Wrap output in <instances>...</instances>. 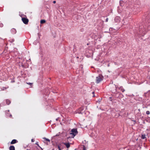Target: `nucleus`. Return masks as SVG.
<instances>
[{
  "label": "nucleus",
  "mask_w": 150,
  "mask_h": 150,
  "mask_svg": "<svg viewBox=\"0 0 150 150\" xmlns=\"http://www.w3.org/2000/svg\"><path fill=\"white\" fill-rule=\"evenodd\" d=\"M78 131L77 129H73L70 132V134L72 135V137H74L77 134Z\"/></svg>",
  "instance_id": "obj_2"
},
{
  "label": "nucleus",
  "mask_w": 150,
  "mask_h": 150,
  "mask_svg": "<svg viewBox=\"0 0 150 150\" xmlns=\"http://www.w3.org/2000/svg\"><path fill=\"white\" fill-rule=\"evenodd\" d=\"M44 139H45V140L47 141H48L49 142H50V140L49 139H47L46 138H44Z\"/></svg>",
  "instance_id": "obj_18"
},
{
  "label": "nucleus",
  "mask_w": 150,
  "mask_h": 150,
  "mask_svg": "<svg viewBox=\"0 0 150 150\" xmlns=\"http://www.w3.org/2000/svg\"><path fill=\"white\" fill-rule=\"evenodd\" d=\"M83 150H87L86 147L84 146H83Z\"/></svg>",
  "instance_id": "obj_21"
},
{
  "label": "nucleus",
  "mask_w": 150,
  "mask_h": 150,
  "mask_svg": "<svg viewBox=\"0 0 150 150\" xmlns=\"http://www.w3.org/2000/svg\"><path fill=\"white\" fill-rule=\"evenodd\" d=\"M6 104L7 105H9L11 103V101L9 100L8 99H6Z\"/></svg>",
  "instance_id": "obj_13"
},
{
  "label": "nucleus",
  "mask_w": 150,
  "mask_h": 150,
  "mask_svg": "<svg viewBox=\"0 0 150 150\" xmlns=\"http://www.w3.org/2000/svg\"><path fill=\"white\" fill-rule=\"evenodd\" d=\"M141 138L142 139H144L146 138L145 135V134H142Z\"/></svg>",
  "instance_id": "obj_14"
},
{
  "label": "nucleus",
  "mask_w": 150,
  "mask_h": 150,
  "mask_svg": "<svg viewBox=\"0 0 150 150\" xmlns=\"http://www.w3.org/2000/svg\"><path fill=\"white\" fill-rule=\"evenodd\" d=\"M18 142V141L15 139H13L11 142V144H13Z\"/></svg>",
  "instance_id": "obj_10"
},
{
  "label": "nucleus",
  "mask_w": 150,
  "mask_h": 150,
  "mask_svg": "<svg viewBox=\"0 0 150 150\" xmlns=\"http://www.w3.org/2000/svg\"><path fill=\"white\" fill-rule=\"evenodd\" d=\"M64 144L67 148H69L70 147V144L69 143H64Z\"/></svg>",
  "instance_id": "obj_11"
},
{
  "label": "nucleus",
  "mask_w": 150,
  "mask_h": 150,
  "mask_svg": "<svg viewBox=\"0 0 150 150\" xmlns=\"http://www.w3.org/2000/svg\"><path fill=\"white\" fill-rule=\"evenodd\" d=\"M34 141H35V140L34 139H31V142H34Z\"/></svg>",
  "instance_id": "obj_25"
},
{
  "label": "nucleus",
  "mask_w": 150,
  "mask_h": 150,
  "mask_svg": "<svg viewBox=\"0 0 150 150\" xmlns=\"http://www.w3.org/2000/svg\"><path fill=\"white\" fill-rule=\"evenodd\" d=\"M28 83V84H32V83Z\"/></svg>",
  "instance_id": "obj_28"
},
{
  "label": "nucleus",
  "mask_w": 150,
  "mask_h": 150,
  "mask_svg": "<svg viewBox=\"0 0 150 150\" xmlns=\"http://www.w3.org/2000/svg\"><path fill=\"white\" fill-rule=\"evenodd\" d=\"M11 32L12 34H16L17 31L15 28H13L11 30Z\"/></svg>",
  "instance_id": "obj_9"
},
{
  "label": "nucleus",
  "mask_w": 150,
  "mask_h": 150,
  "mask_svg": "<svg viewBox=\"0 0 150 150\" xmlns=\"http://www.w3.org/2000/svg\"><path fill=\"white\" fill-rule=\"evenodd\" d=\"M115 96L116 98H120L123 97V95L119 92H117L115 93Z\"/></svg>",
  "instance_id": "obj_4"
},
{
  "label": "nucleus",
  "mask_w": 150,
  "mask_h": 150,
  "mask_svg": "<svg viewBox=\"0 0 150 150\" xmlns=\"http://www.w3.org/2000/svg\"><path fill=\"white\" fill-rule=\"evenodd\" d=\"M146 114L147 115H149L150 114V112L149 111H147L146 112Z\"/></svg>",
  "instance_id": "obj_17"
},
{
  "label": "nucleus",
  "mask_w": 150,
  "mask_h": 150,
  "mask_svg": "<svg viewBox=\"0 0 150 150\" xmlns=\"http://www.w3.org/2000/svg\"><path fill=\"white\" fill-rule=\"evenodd\" d=\"M35 144H37L38 146L40 148H41L42 150H43L42 149L41 147H40V146L38 144V142L36 143Z\"/></svg>",
  "instance_id": "obj_16"
},
{
  "label": "nucleus",
  "mask_w": 150,
  "mask_h": 150,
  "mask_svg": "<svg viewBox=\"0 0 150 150\" xmlns=\"http://www.w3.org/2000/svg\"><path fill=\"white\" fill-rule=\"evenodd\" d=\"M9 150H15V148L13 146H11L9 147Z\"/></svg>",
  "instance_id": "obj_12"
},
{
  "label": "nucleus",
  "mask_w": 150,
  "mask_h": 150,
  "mask_svg": "<svg viewBox=\"0 0 150 150\" xmlns=\"http://www.w3.org/2000/svg\"><path fill=\"white\" fill-rule=\"evenodd\" d=\"M84 110V108L83 107H81L76 110L74 112L75 113H82L81 112Z\"/></svg>",
  "instance_id": "obj_3"
},
{
  "label": "nucleus",
  "mask_w": 150,
  "mask_h": 150,
  "mask_svg": "<svg viewBox=\"0 0 150 150\" xmlns=\"http://www.w3.org/2000/svg\"><path fill=\"white\" fill-rule=\"evenodd\" d=\"M92 93L93 94V97H94L95 96V95H94L95 93H94V92H93Z\"/></svg>",
  "instance_id": "obj_23"
},
{
  "label": "nucleus",
  "mask_w": 150,
  "mask_h": 150,
  "mask_svg": "<svg viewBox=\"0 0 150 150\" xmlns=\"http://www.w3.org/2000/svg\"><path fill=\"white\" fill-rule=\"evenodd\" d=\"M108 18H107L106 19V20H105V22H107L108 21Z\"/></svg>",
  "instance_id": "obj_24"
},
{
  "label": "nucleus",
  "mask_w": 150,
  "mask_h": 150,
  "mask_svg": "<svg viewBox=\"0 0 150 150\" xmlns=\"http://www.w3.org/2000/svg\"><path fill=\"white\" fill-rule=\"evenodd\" d=\"M3 89H2V88H1V90H2V91H3V90H5V89H6V87H3Z\"/></svg>",
  "instance_id": "obj_20"
},
{
  "label": "nucleus",
  "mask_w": 150,
  "mask_h": 150,
  "mask_svg": "<svg viewBox=\"0 0 150 150\" xmlns=\"http://www.w3.org/2000/svg\"><path fill=\"white\" fill-rule=\"evenodd\" d=\"M104 77L101 74H99L98 76L96 77V82L97 83H100L101 81L103 80Z\"/></svg>",
  "instance_id": "obj_1"
},
{
  "label": "nucleus",
  "mask_w": 150,
  "mask_h": 150,
  "mask_svg": "<svg viewBox=\"0 0 150 150\" xmlns=\"http://www.w3.org/2000/svg\"><path fill=\"white\" fill-rule=\"evenodd\" d=\"M46 22V21L45 20H41V21H40V23L41 24H43V23H45Z\"/></svg>",
  "instance_id": "obj_15"
},
{
  "label": "nucleus",
  "mask_w": 150,
  "mask_h": 150,
  "mask_svg": "<svg viewBox=\"0 0 150 150\" xmlns=\"http://www.w3.org/2000/svg\"><path fill=\"white\" fill-rule=\"evenodd\" d=\"M15 82V81H11V82Z\"/></svg>",
  "instance_id": "obj_27"
},
{
  "label": "nucleus",
  "mask_w": 150,
  "mask_h": 150,
  "mask_svg": "<svg viewBox=\"0 0 150 150\" xmlns=\"http://www.w3.org/2000/svg\"><path fill=\"white\" fill-rule=\"evenodd\" d=\"M115 90L116 91L117 88L121 91L122 92H124L125 91V90L122 86H120L118 87L117 86L115 85Z\"/></svg>",
  "instance_id": "obj_5"
},
{
  "label": "nucleus",
  "mask_w": 150,
  "mask_h": 150,
  "mask_svg": "<svg viewBox=\"0 0 150 150\" xmlns=\"http://www.w3.org/2000/svg\"><path fill=\"white\" fill-rule=\"evenodd\" d=\"M114 20L115 22L118 23L120 22V18L119 16H117L115 18Z\"/></svg>",
  "instance_id": "obj_8"
},
{
  "label": "nucleus",
  "mask_w": 150,
  "mask_h": 150,
  "mask_svg": "<svg viewBox=\"0 0 150 150\" xmlns=\"http://www.w3.org/2000/svg\"><path fill=\"white\" fill-rule=\"evenodd\" d=\"M58 148L59 149V150H62L59 145L58 146Z\"/></svg>",
  "instance_id": "obj_22"
},
{
  "label": "nucleus",
  "mask_w": 150,
  "mask_h": 150,
  "mask_svg": "<svg viewBox=\"0 0 150 150\" xmlns=\"http://www.w3.org/2000/svg\"><path fill=\"white\" fill-rule=\"evenodd\" d=\"M56 1H53V3L54 4L55 3H56Z\"/></svg>",
  "instance_id": "obj_26"
},
{
  "label": "nucleus",
  "mask_w": 150,
  "mask_h": 150,
  "mask_svg": "<svg viewBox=\"0 0 150 150\" xmlns=\"http://www.w3.org/2000/svg\"><path fill=\"white\" fill-rule=\"evenodd\" d=\"M3 26V24L2 23H0V27H2Z\"/></svg>",
  "instance_id": "obj_19"
},
{
  "label": "nucleus",
  "mask_w": 150,
  "mask_h": 150,
  "mask_svg": "<svg viewBox=\"0 0 150 150\" xmlns=\"http://www.w3.org/2000/svg\"><path fill=\"white\" fill-rule=\"evenodd\" d=\"M9 110H8V111H5V113L6 116L7 117H10L11 118H12V115L11 114L9 113Z\"/></svg>",
  "instance_id": "obj_6"
},
{
  "label": "nucleus",
  "mask_w": 150,
  "mask_h": 150,
  "mask_svg": "<svg viewBox=\"0 0 150 150\" xmlns=\"http://www.w3.org/2000/svg\"><path fill=\"white\" fill-rule=\"evenodd\" d=\"M76 58H79V57H76Z\"/></svg>",
  "instance_id": "obj_30"
},
{
  "label": "nucleus",
  "mask_w": 150,
  "mask_h": 150,
  "mask_svg": "<svg viewBox=\"0 0 150 150\" xmlns=\"http://www.w3.org/2000/svg\"><path fill=\"white\" fill-rule=\"evenodd\" d=\"M22 20L23 21V22L25 24H28L29 20L27 18H22Z\"/></svg>",
  "instance_id": "obj_7"
},
{
  "label": "nucleus",
  "mask_w": 150,
  "mask_h": 150,
  "mask_svg": "<svg viewBox=\"0 0 150 150\" xmlns=\"http://www.w3.org/2000/svg\"><path fill=\"white\" fill-rule=\"evenodd\" d=\"M58 120V118H57V119H56V120H57H57Z\"/></svg>",
  "instance_id": "obj_29"
}]
</instances>
